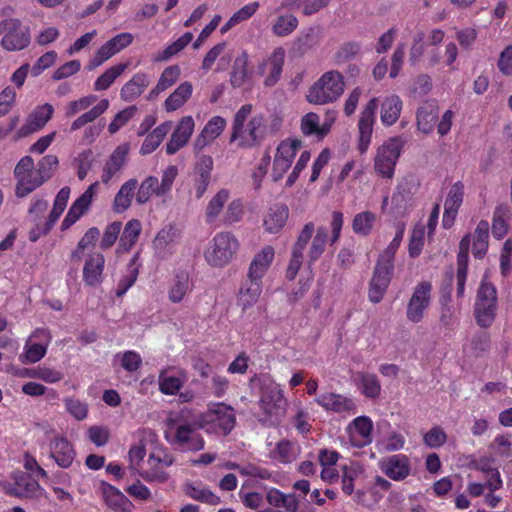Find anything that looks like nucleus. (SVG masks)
Returning <instances> with one entry per match:
<instances>
[{
	"instance_id": "obj_23",
	"label": "nucleus",
	"mask_w": 512,
	"mask_h": 512,
	"mask_svg": "<svg viewBox=\"0 0 512 512\" xmlns=\"http://www.w3.org/2000/svg\"><path fill=\"white\" fill-rule=\"evenodd\" d=\"M214 161L210 155H201L196 159L192 172V191L200 199L207 191L212 178Z\"/></svg>"
},
{
	"instance_id": "obj_44",
	"label": "nucleus",
	"mask_w": 512,
	"mask_h": 512,
	"mask_svg": "<svg viewBox=\"0 0 512 512\" xmlns=\"http://www.w3.org/2000/svg\"><path fill=\"white\" fill-rule=\"evenodd\" d=\"M394 228L395 234L393 239L390 241V243L387 245L384 251L380 254L379 259L377 261V263L388 266L390 268H393L394 257L402 243L406 229V224L402 221H399L394 225Z\"/></svg>"
},
{
	"instance_id": "obj_43",
	"label": "nucleus",
	"mask_w": 512,
	"mask_h": 512,
	"mask_svg": "<svg viewBox=\"0 0 512 512\" xmlns=\"http://www.w3.org/2000/svg\"><path fill=\"white\" fill-rule=\"evenodd\" d=\"M402 111V101L397 95H389L381 102L380 119L383 125L392 126L395 124Z\"/></svg>"
},
{
	"instance_id": "obj_54",
	"label": "nucleus",
	"mask_w": 512,
	"mask_h": 512,
	"mask_svg": "<svg viewBox=\"0 0 512 512\" xmlns=\"http://www.w3.org/2000/svg\"><path fill=\"white\" fill-rule=\"evenodd\" d=\"M494 460H506L512 457V436L510 434L497 435L489 446Z\"/></svg>"
},
{
	"instance_id": "obj_39",
	"label": "nucleus",
	"mask_w": 512,
	"mask_h": 512,
	"mask_svg": "<svg viewBox=\"0 0 512 512\" xmlns=\"http://www.w3.org/2000/svg\"><path fill=\"white\" fill-rule=\"evenodd\" d=\"M50 455L58 466L68 468L74 461L75 451L72 444L64 437H55L50 442Z\"/></svg>"
},
{
	"instance_id": "obj_51",
	"label": "nucleus",
	"mask_w": 512,
	"mask_h": 512,
	"mask_svg": "<svg viewBox=\"0 0 512 512\" xmlns=\"http://www.w3.org/2000/svg\"><path fill=\"white\" fill-rule=\"evenodd\" d=\"M356 385L361 394L367 398L375 399L380 395L381 385L375 374L363 372L357 374Z\"/></svg>"
},
{
	"instance_id": "obj_5",
	"label": "nucleus",
	"mask_w": 512,
	"mask_h": 512,
	"mask_svg": "<svg viewBox=\"0 0 512 512\" xmlns=\"http://www.w3.org/2000/svg\"><path fill=\"white\" fill-rule=\"evenodd\" d=\"M345 91L344 76L337 70L323 73L307 90L305 98L313 105L336 102Z\"/></svg>"
},
{
	"instance_id": "obj_11",
	"label": "nucleus",
	"mask_w": 512,
	"mask_h": 512,
	"mask_svg": "<svg viewBox=\"0 0 512 512\" xmlns=\"http://www.w3.org/2000/svg\"><path fill=\"white\" fill-rule=\"evenodd\" d=\"M17 179L16 195L24 197L45 182V175L41 176L38 168H34V161L30 156L20 159L14 169Z\"/></svg>"
},
{
	"instance_id": "obj_49",
	"label": "nucleus",
	"mask_w": 512,
	"mask_h": 512,
	"mask_svg": "<svg viewBox=\"0 0 512 512\" xmlns=\"http://www.w3.org/2000/svg\"><path fill=\"white\" fill-rule=\"evenodd\" d=\"M298 454V446L288 440L279 441L269 450V457L280 463H290L297 458Z\"/></svg>"
},
{
	"instance_id": "obj_10",
	"label": "nucleus",
	"mask_w": 512,
	"mask_h": 512,
	"mask_svg": "<svg viewBox=\"0 0 512 512\" xmlns=\"http://www.w3.org/2000/svg\"><path fill=\"white\" fill-rule=\"evenodd\" d=\"M4 36L1 40V46L9 52L20 51L28 47L31 36L30 29L16 18L4 19L0 22V34Z\"/></svg>"
},
{
	"instance_id": "obj_57",
	"label": "nucleus",
	"mask_w": 512,
	"mask_h": 512,
	"mask_svg": "<svg viewBox=\"0 0 512 512\" xmlns=\"http://www.w3.org/2000/svg\"><path fill=\"white\" fill-rule=\"evenodd\" d=\"M148 77L145 74H136L121 89V97L130 101L142 94L148 86Z\"/></svg>"
},
{
	"instance_id": "obj_63",
	"label": "nucleus",
	"mask_w": 512,
	"mask_h": 512,
	"mask_svg": "<svg viewBox=\"0 0 512 512\" xmlns=\"http://www.w3.org/2000/svg\"><path fill=\"white\" fill-rule=\"evenodd\" d=\"M327 231L324 227H319L315 235L311 236V244L308 249V257L310 262L316 261L325 251L327 243Z\"/></svg>"
},
{
	"instance_id": "obj_29",
	"label": "nucleus",
	"mask_w": 512,
	"mask_h": 512,
	"mask_svg": "<svg viewBox=\"0 0 512 512\" xmlns=\"http://www.w3.org/2000/svg\"><path fill=\"white\" fill-rule=\"evenodd\" d=\"M53 113L54 108L49 103L36 107L17 131V136L23 138L41 130L51 119Z\"/></svg>"
},
{
	"instance_id": "obj_24",
	"label": "nucleus",
	"mask_w": 512,
	"mask_h": 512,
	"mask_svg": "<svg viewBox=\"0 0 512 512\" xmlns=\"http://www.w3.org/2000/svg\"><path fill=\"white\" fill-rule=\"evenodd\" d=\"M227 119L221 115L210 117L193 142L195 151H202L222 136L227 127Z\"/></svg>"
},
{
	"instance_id": "obj_20",
	"label": "nucleus",
	"mask_w": 512,
	"mask_h": 512,
	"mask_svg": "<svg viewBox=\"0 0 512 512\" xmlns=\"http://www.w3.org/2000/svg\"><path fill=\"white\" fill-rule=\"evenodd\" d=\"M314 232L315 227L312 222L305 224L301 229L297 240L292 247L291 256L286 268L285 276L288 280H294L302 267L304 252Z\"/></svg>"
},
{
	"instance_id": "obj_16",
	"label": "nucleus",
	"mask_w": 512,
	"mask_h": 512,
	"mask_svg": "<svg viewBox=\"0 0 512 512\" xmlns=\"http://www.w3.org/2000/svg\"><path fill=\"white\" fill-rule=\"evenodd\" d=\"M337 119L335 110H328L321 121L320 116L315 112H308L300 119V132L305 137H315L317 140H323L332 130Z\"/></svg>"
},
{
	"instance_id": "obj_46",
	"label": "nucleus",
	"mask_w": 512,
	"mask_h": 512,
	"mask_svg": "<svg viewBox=\"0 0 512 512\" xmlns=\"http://www.w3.org/2000/svg\"><path fill=\"white\" fill-rule=\"evenodd\" d=\"M171 129V122L167 121L157 126L149 133L140 147L141 155H149L154 152Z\"/></svg>"
},
{
	"instance_id": "obj_6",
	"label": "nucleus",
	"mask_w": 512,
	"mask_h": 512,
	"mask_svg": "<svg viewBox=\"0 0 512 512\" xmlns=\"http://www.w3.org/2000/svg\"><path fill=\"white\" fill-rule=\"evenodd\" d=\"M236 414L234 409L221 402L210 403L207 410L199 416L198 428L208 434L228 435L235 427Z\"/></svg>"
},
{
	"instance_id": "obj_38",
	"label": "nucleus",
	"mask_w": 512,
	"mask_h": 512,
	"mask_svg": "<svg viewBox=\"0 0 512 512\" xmlns=\"http://www.w3.org/2000/svg\"><path fill=\"white\" fill-rule=\"evenodd\" d=\"M186 374L175 368H165L158 376L159 390L165 395H175L186 382Z\"/></svg>"
},
{
	"instance_id": "obj_47",
	"label": "nucleus",
	"mask_w": 512,
	"mask_h": 512,
	"mask_svg": "<svg viewBox=\"0 0 512 512\" xmlns=\"http://www.w3.org/2000/svg\"><path fill=\"white\" fill-rule=\"evenodd\" d=\"M253 74L254 72L249 69V55L246 51H242L234 61L231 76L232 84L238 87L242 86L252 78Z\"/></svg>"
},
{
	"instance_id": "obj_9",
	"label": "nucleus",
	"mask_w": 512,
	"mask_h": 512,
	"mask_svg": "<svg viewBox=\"0 0 512 512\" xmlns=\"http://www.w3.org/2000/svg\"><path fill=\"white\" fill-rule=\"evenodd\" d=\"M157 442L158 437L151 429H140L135 432L134 442L127 454L128 468L133 474L140 476L145 466L147 451L150 452Z\"/></svg>"
},
{
	"instance_id": "obj_50",
	"label": "nucleus",
	"mask_w": 512,
	"mask_h": 512,
	"mask_svg": "<svg viewBox=\"0 0 512 512\" xmlns=\"http://www.w3.org/2000/svg\"><path fill=\"white\" fill-rule=\"evenodd\" d=\"M376 222V213L370 210L361 211L353 217L352 230L356 235L366 237L371 234Z\"/></svg>"
},
{
	"instance_id": "obj_8",
	"label": "nucleus",
	"mask_w": 512,
	"mask_h": 512,
	"mask_svg": "<svg viewBox=\"0 0 512 512\" xmlns=\"http://www.w3.org/2000/svg\"><path fill=\"white\" fill-rule=\"evenodd\" d=\"M260 386L259 406L261 411L270 419L278 420L285 415L287 399L283 389L270 376L261 375L256 378Z\"/></svg>"
},
{
	"instance_id": "obj_36",
	"label": "nucleus",
	"mask_w": 512,
	"mask_h": 512,
	"mask_svg": "<svg viewBox=\"0 0 512 512\" xmlns=\"http://www.w3.org/2000/svg\"><path fill=\"white\" fill-rule=\"evenodd\" d=\"M105 258L100 252H91L87 255L83 266V281L86 285L95 286L102 282Z\"/></svg>"
},
{
	"instance_id": "obj_19",
	"label": "nucleus",
	"mask_w": 512,
	"mask_h": 512,
	"mask_svg": "<svg viewBox=\"0 0 512 512\" xmlns=\"http://www.w3.org/2000/svg\"><path fill=\"white\" fill-rule=\"evenodd\" d=\"M51 342L50 332L46 329H36L26 340L20 361L24 364L39 362L47 353Z\"/></svg>"
},
{
	"instance_id": "obj_1",
	"label": "nucleus",
	"mask_w": 512,
	"mask_h": 512,
	"mask_svg": "<svg viewBox=\"0 0 512 512\" xmlns=\"http://www.w3.org/2000/svg\"><path fill=\"white\" fill-rule=\"evenodd\" d=\"M310 159L311 152L304 149V143L300 138L290 136L280 140L271 156L270 177L272 181L278 182L288 173L285 187H292L298 181Z\"/></svg>"
},
{
	"instance_id": "obj_58",
	"label": "nucleus",
	"mask_w": 512,
	"mask_h": 512,
	"mask_svg": "<svg viewBox=\"0 0 512 512\" xmlns=\"http://www.w3.org/2000/svg\"><path fill=\"white\" fill-rule=\"evenodd\" d=\"M110 102L108 99H102L95 106H93L89 111L83 113L77 119H75L71 124V131H76L85 126L86 124L94 121L96 118L101 116L104 112L109 108Z\"/></svg>"
},
{
	"instance_id": "obj_21",
	"label": "nucleus",
	"mask_w": 512,
	"mask_h": 512,
	"mask_svg": "<svg viewBox=\"0 0 512 512\" xmlns=\"http://www.w3.org/2000/svg\"><path fill=\"white\" fill-rule=\"evenodd\" d=\"M374 423L366 415L354 418L345 428L349 444L355 448H363L373 441Z\"/></svg>"
},
{
	"instance_id": "obj_41",
	"label": "nucleus",
	"mask_w": 512,
	"mask_h": 512,
	"mask_svg": "<svg viewBox=\"0 0 512 512\" xmlns=\"http://www.w3.org/2000/svg\"><path fill=\"white\" fill-rule=\"evenodd\" d=\"M389 206V197L382 200L381 210L383 213L389 212L396 219L406 217L412 209L410 198L402 191L397 190L391 197V206Z\"/></svg>"
},
{
	"instance_id": "obj_59",
	"label": "nucleus",
	"mask_w": 512,
	"mask_h": 512,
	"mask_svg": "<svg viewBox=\"0 0 512 512\" xmlns=\"http://www.w3.org/2000/svg\"><path fill=\"white\" fill-rule=\"evenodd\" d=\"M342 490L345 494L351 495L354 491V481L359 479L364 469L358 462H351L349 465L342 467Z\"/></svg>"
},
{
	"instance_id": "obj_13",
	"label": "nucleus",
	"mask_w": 512,
	"mask_h": 512,
	"mask_svg": "<svg viewBox=\"0 0 512 512\" xmlns=\"http://www.w3.org/2000/svg\"><path fill=\"white\" fill-rule=\"evenodd\" d=\"M172 463L173 457L157 443L149 452L139 477L147 482H163L167 479L165 469L171 466Z\"/></svg>"
},
{
	"instance_id": "obj_52",
	"label": "nucleus",
	"mask_w": 512,
	"mask_h": 512,
	"mask_svg": "<svg viewBox=\"0 0 512 512\" xmlns=\"http://www.w3.org/2000/svg\"><path fill=\"white\" fill-rule=\"evenodd\" d=\"M142 365L141 355L133 350L119 352L114 356L113 366L122 368L126 372H136Z\"/></svg>"
},
{
	"instance_id": "obj_28",
	"label": "nucleus",
	"mask_w": 512,
	"mask_h": 512,
	"mask_svg": "<svg viewBox=\"0 0 512 512\" xmlns=\"http://www.w3.org/2000/svg\"><path fill=\"white\" fill-rule=\"evenodd\" d=\"M275 253L271 245H264L255 252L248 266L247 278L262 281L275 260Z\"/></svg>"
},
{
	"instance_id": "obj_64",
	"label": "nucleus",
	"mask_w": 512,
	"mask_h": 512,
	"mask_svg": "<svg viewBox=\"0 0 512 512\" xmlns=\"http://www.w3.org/2000/svg\"><path fill=\"white\" fill-rule=\"evenodd\" d=\"M436 121V111L433 105L423 106L417 111V127L424 134L433 131Z\"/></svg>"
},
{
	"instance_id": "obj_37",
	"label": "nucleus",
	"mask_w": 512,
	"mask_h": 512,
	"mask_svg": "<svg viewBox=\"0 0 512 512\" xmlns=\"http://www.w3.org/2000/svg\"><path fill=\"white\" fill-rule=\"evenodd\" d=\"M289 218L287 205L278 203L271 206L263 216V227L269 234L279 233L286 225Z\"/></svg>"
},
{
	"instance_id": "obj_60",
	"label": "nucleus",
	"mask_w": 512,
	"mask_h": 512,
	"mask_svg": "<svg viewBox=\"0 0 512 512\" xmlns=\"http://www.w3.org/2000/svg\"><path fill=\"white\" fill-rule=\"evenodd\" d=\"M127 63H119L106 69L94 82L96 91L108 89L114 81L127 69Z\"/></svg>"
},
{
	"instance_id": "obj_27",
	"label": "nucleus",
	"mask_w": 512,
	"mask_h": 512,
	"mask_svg": "<svg viewBox=\"0 0 512 512\" xmlns=\"http://www.w3.org/2000/svg\"><path fill=\"white\" fill-rule=\"evenodd\" d=\"M195 130V121L191 115L183 116L176 124L166 144V153L173 155L183 148Z\"/></svg>"
},
{
	"instance_id": "obj_40",
	"label": "nucleus",
	"mask_w": 512,
	"mask_h": 512,
	"mask_svg": "<svg viewBox=\"0 0 512 512\" xmlns=\"http://www.w3.org/2000/svg\"><path fill=\"white\" fill-rule=\"evenodd\" d=\"M263 283L260 280H254L253 278H247L238 292L237 305L242 310H247L255 305L262 293Z\"/></svg>"
},
{
	"instance_id": "obj_12",
	"label": "nucleus",
	"mask_w": 512,
	"mask_h": 512,
	"mask_svg": "<svg viewBox=\"0 0 512 512\" xmlns=\"http://www.w3.org/2000/svg\"><path fill=\"white\" fill-rule=\"evenodd\" d=\"M401 149V140L396 137L386 140L377 148L374 158V169L381 177L389 179L393 177Z\"/></svg>"
},
{
	"instance_id": "obj_34",
	"label": "nucleus",
	"mask_w": 512,
	"mask_h": 512,
	"mask_svg": "<svg viewBox=\"0 0 512 512\" xmlns=\"http://www.w3.org/2000/svg\"><path fill=\"white\" fill-rule=\"evenodd\" d=\"M100 491L105 504L115 512H131L133 503L115 486L102 482Z\"/></svg>"
},
{
	"instance_id": "obj_53",
	"label": "nucleus",
	"mask_w": 512,
	"mask_h": 512,
	"mask_svg": "<svg viewBox=\"0 0 512 512\" xmlns=\"http://www.w3.org/2000/svg\"><path fill=\"white\" fill-rule=\"evenodd\" d=\"M153 195L157 197L165 196L164 193L160 191L159 179L155 176H147L139 185L136 193V201L139 204H145Z\"/></svg>"
},
{
	"instance_id": "obj_14",
	"label": "nucleus",
	"mask_w": 512,
	"mask_h": 512,
	"mask_svg": "<svg viewBox=\"0 0 512 512\" xmlns=\"http://www.w3.org/2000/svg\"><path fill=\"white\" fill-rule=\"evenodd\" d=\"M11 480L3 481L0 484L3 492L7 495L18 498H40L45 494V490L40 484L24 472H14Z\"/></svg>"
},
{
	"instance_id": "obj_26",
	"label": "nucleus",
	"mask_w": 512,
	"mask_h": 512,
	"mask_svg": "<svg viewBox=\"0 0 512 512\" xmlns=\"http://www.w3.org/2000/svg\"><path fill=\"white\" fill-rule=\"evenodd\" d=\"M377 105V99L372 98L361 112L358 121V150L361 154L366 153L371 144Z\"/></svg>"
},
{
	"instance_id": "obj_62",
	"label": "nucleus",
	"mask_w": 512,
	"mask_h": 512,
	"mask_svg": "<svg viewBox=\"0 0 512 512\" xmlns=\"http://www.w3.org/2000/svg\"><path fill=\"white\" fill-rule=\"evenodd\" d=\"M405 437L398 431H390L377 442V448L382 452H395L404 448Z\"/></svg>"
},
{
	"instance_id": "obj_22",
	"label": "nucleus",
	"mask_w": 512,
	"mask_h": 512,
	"mask_svg": "<svg viewBox=\"0 0 512 512\" xmlns=\"http://www.w3.org/2000/svg\"><path fill=\"white\" fill-rule=\"evenodd\" d=\"M432 285L428 281H422L416 285L407 305V319L413 323H419L425 314L431 301Z\"/></svg>"
},
{
	"instance_id": "obj_4",
	"label": "nucleus",
	"mask_w": 512,
	"mask_h": 512,
	"mask_svg": "<svg viewBox=\"0 0 512 512\" xmlns=\"http://www.w3.org/2000/svg\"><path fill=\"white\" fill-rule=\"evenodd\" d=\"M240 249L236 235L228 231L217 232L206 244L203 257L212 268H224L235 259Z\"/></svg>"
},
{
	"instance_id": "obj_31",
	"label": "nucleus",
	"mask_w": 512,
	"mask_h": 512,
	"mask_svg": "<svg viewBox=\"0 0 512 512\" xmlns=\"http://www.w3.org/2000/svg\"><path fill=\"white\" fill-rule=\"evenodd\" d=\"M464 185L457 182L451 186L444 201L442 224L450 228L454 224L458 211L463 203Z\"/></svg>"
},
{
	"instance_id": "obj_48",
	"label": "nucleus",
	"mask_w": 512,
	"mask_h": 512,
	"mask_svg": "<svg viewBox=\"0 0 512 512\" xmlns=\"http://www.w3.org/2000/svg\"><path fill=\"white\" fill-rule=\"evenodd\" d=\"M193 87L189 82L181 83L165 100L164 108L167 112H173L182 107L191 97Z\"/></svg>"
},
{
	"instance_id": "obj_17",
	"label": "nucleus",
	"mask_w": 512,
	"mask_h": 512,
	"mask_svg": "<svg viewBox=\"0 0 512 512\" xmlns=\"http://www.w3.org/2000/svg\"><path fill=\"white\" fill-rule=\"evenodd\" d=\"M70 192L71 191L69 187H63L59 190L55 197L53 208L49 213L48 218L45 220L39 219L38 221L34 222L35 226L29 231L30 241L36 242L42 236H45L50 232L54 224L64 212L70 197Z\"/></svg>"
},
{
	"instance_id": "obj_30",
	"label": "nucleus",
	"mask_w": 512,
	"mask_h": 512,
	"mask_svg": "<svg viewBox=\"0 0 512 512\" xmlns=\"http://www.w3.org/2000/svg\"><path fill=\"white\" fill-rule=\"evenodd\" d=\"M380 470L394 481H402L410 475V460L404 454H395L379 462Z\"/></svg>"
},
{
	"instance_id": "obj_35",
	"label": "nucleus",
	"mask_w": 512,
	"mask_h": 512,
	"mask_svg": "<svg viewBox=\"0 0 512 512\" xmlns=\"http://www.w3.org/2000/svg\"><path fill=\"white\" fill-rule=\"evenodd\" d=\"M180 238V230L173 225H167L155 236L153 247L159 256L165 257L173 252Z\"/></svg>"
},
{
	"instance_id": "obj_7",
	"label": "nucleus",
	"mask_w": 512,
	"mask_h": 512,
	"mask_svg": "<svg viewBox=\"0 0 512 512\" xmlns=\"http://www.w3.org/2000/svg\"><path fill=\"white\" fill-rule=\"evenodd\" d=\"M198 425H192L170 417L167 422L165 439L173 446L184 451H201L205 447L203 436L197 431Z\"/></svg>"
},
{
	"instance_id": "obj_15",
	"label": "nucleus",
	"mask_w": 512,
	"mask_h": 512,
	"mask_svg": "<svg viewBox=\"0 0 512 512\" xmlns=\"http://www.w3.org/2000/svg\"><path fill=\"white\" fill-rule=\"evenodd\" d=\"M496 289L485 281L482 282L475 303V318L479 326L490 327L496 315Z\"/></svg>"
},
{
	"instance_id": "obj_18",
	"label": "nucleus",
	"mask_w": 512,
	"mask_h": 512,
	"mask_svg": "<svg viewBox=\"0 0 512 512\" xmlns=\"http://www.w3.org/2000/svg\"><path fill=\"white\" fill-rule=\"evenodd\" d=\"M285 56L284 48L277 47L258 64L255 74L263 79L265 87H273L280 80Z\"/></svg>"
},
{
	"instance_id": "obj_33",
	"label": "nucleus",
	"mask_w": 512,
	"mask_h": 512,
	"mask_svg": "<svg viewBox=\"0 0 512 512\" xmlns=\"http://www.w3.org/2000/svg\"><path fill=\"white\" fill-rule=\"evenodd\" d=\"M393 268L376 264L373 277L370 282L368 296L371 302L378 303L382 300L390 283Z\"/></svg>"
},
{
	"instance_id": "obj_61",
	"label": "nucleus",
	"mask_w": 512,
	"mask_h": 512,
	"mask_svg": "<svg viewBox=\"0 0 512 512\" xmlns=\"http://www.w3.org/2000/svg\"><path fill=\"white\" fill-rule=\"evenodd\" d=\"M298 26V19L293 14L278 16L272 24L271 30L278 37L292 34Z\"/></svg>"
},
{
	"instance_id": "obj_2",
	"label": "nucleus",
	"mask_w": 512,
	"mask_h": 512,
	"mask_svg": "<svg viewBox=\"0 0 512 512\" xmlns=\"http://www.w3.org/2000/svg\"><path fill=\"white\" fill-rule=\"evenodd\" d=\"M267 132L265 114L257 111L252 104H244L233 115L230 143L239 149H252L262 143Z\"/></svg>"
},
{
	"instance_id": "obj_25",
	"label": "nucleus",
	"mask_w": 512,
	"mask_h": 512,
	"mask_svg": "<svg viewBox=\"0 0 512 512\" xmlns=\"http://www.w3.org/2000/svg\"><path fill=\"white\" fill-rule=\"evenodd\" d=\"M98 185V182H94L89 185L87 189L72 203L61 223V229L63 231L74 225L90 209L96 195Z\"/></svg>"
},
{
	"instance_id": "obj_42",
	"label": "nucleus",
	"mask_w": 512,
	"mask_h": 512,
	"mask_svg": "<svg viewBox=\"0 0 512 512\" xmlns=\"http://www.w3.org/2000/svg\"><path fill=\"white\" fill-rule=\"evenodd\" d=\"M230 190L221 188L209 199L205 208V219L207 223L215 222L224 212V207L230 199Z\"/></svg>"
},
{
	"instance_id": "obj_56",
	"label": "nucleus",
	"mask_w": 512,
	"mask_h": 512,
	"mask_svg": "<svg viewBox=\"0 0 512 512\" xmlns=\"http://www.w3.org/2000/svg\"><path fill=\"white\" fill-rule=\"evenodd\" d=\"M459 55V50L454 41H448L445 43L441 56L433 54L429 58V65L434 66L440 62V58L443 61V65L450 70H457L456 61Z\"/></svg>"
},
{
	"instance_id": "obj_55",
	"label": "nucleus",
	"mask_w": 512,
	"mask_h": 512,
	"mask_svg": "<svg viewBox=\"0 0 512 512\" xmlns=\"http://www.w3.org/2000/svg\"><path fill=\"white\" fill-rule=\"evenodd\" d=\"M142 231L141 222L137 219L129 220L122 232L119 240V247L121 250L129 251L137 242Z\"/></svg>"
},
{
	"instance_id": "obj_45",
	"label": "nucleus",
	"mask_w": 512,
	"mask_h": 512,
	"mask_svg": "<svg viewBox=\"0 0 512 512\" xmlns=\"http://www.w3.org/2000/svg\"><path fill=\"white\" fill-rule=\"evenodd\" d=\"M137 185L136 179H129L120 187L113 201L115 212L123 213L130 207Z\"/></svg>"
},
{
	"instance_id": "obj_32",
	"label": "nucleus",
	"mask_w": 512,
	"mask_h": 512,
	"mask_svg": "<svg viewBox=\"0 0 512 512\" xmlns=\"http://www.w3.org/2000/svg\"><path fill=\"white\" fill-rule=\"evenodd\" d=\"M314 401L326 412L342 413L355 412L356 410V405L352 399L338 393L323 392L316 396Z\"/></svg>"
},
{
	"instance_id": "obj_3",
	"label": "nucleus",
	"mask_w": 512,
	"mask_h": 512,
	"mask_svg": "<svg viewBox=\"0 0 512 512\" xmlns=\"http://www.w3.org/2000/svg\"><path fill=\"white\" fill-rule=\"evenodd\" d=\"M489 223L480 221L472 234H467L462 238L459 244L457 255V294L459 297L464 295L465 283L468 271V252L472 243V253L475 258H483L488 250Z\"/></svg>"
}]
</instances>
